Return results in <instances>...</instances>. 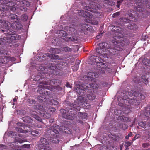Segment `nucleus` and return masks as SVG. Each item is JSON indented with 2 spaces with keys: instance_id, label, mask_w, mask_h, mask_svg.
I'll return each mask as SVG.
<instances>
[{
  "instance_id": "2eb2a0df",
  "label": "nucleus",
  "mask_w": 150,
  "mask_h": 150,
  "mask_svg": "<svg viewBox=\"0 0 150 150\" xmlns=\"http://www.w3.org/2000/svg\"><path fill=\"white\" fill-rule=\"evenodd\" d=\"M138 125L142 127L147 129V124L146 122H140L138 123Z\"/></svg>"
},
{
  "instance_id": "39448f33",
  "label": "nucleus",
  "mask_w": 150,
  "mask_h": 150,
  "mask_svg": "<svg viewBox=\"0 0 150 150\" xmlns=\"http://www.w3.org/2000/svg\"><path fill=\"white\" fill-rule=\"evenodd\" d=\"M96 52L97 53L100 54V58H97V57H96V58H95V56H91L90 58V60L92 61L93 62H96L97 63H100L98 62V61H100L102 59L101 58L103 57V54H104V50H102L100 48H98L96 49Z\"/></svg>"
},
{
  "instance_id": "4468645a",
  "label": "nucleus",
  "mask_w": 150,
  "mask_h": 150,
  "mask_svg": "<svg viewBox=\"0 0 150 150\" xmlns=\"http://www.w3.org/2000/svg\"><path fill=\"white\" fill-rule=\"evenodd\" d=\"M79 61H77L76 63L72 67V68L74 71H75L78 70L79 67Z\"/></svg>"
},
{
  "instance_id": "69168bd1",
  "label": "nucleus",
  "mask_w": 150,
  "mask_h": 150,
  "mask_svg": "<svg viewBox=\"0 0 150 150\" xmlns=\"http://www.w3.org/2000/svg\"><path fill=\"white\" fill-rule=\"evenodd\" d=\"M146 150H150V148H148Z\"/></svg>"
},
{
  "instance_id": "ea45409f",
  "label": "nucleus",
  "mask_w": 150,
  "mask_h": 150,
  "mask_svg": "<svg viewBox=\"0 0 150 150\" xmlns=\"http://www.w3.org/2000/svg\"><path fill=\"white\" fill-rule=\"evenodd\" d=\"M101 36H102V34H100L97 35L96 37V39H98L99 38H100L101 37Z\"/></svg>"
},
{
  "instance_id": "de8ad7c7",
  "label": "nucleus",
  "mask_w": 150,
  "mask_h": 150,
  "mask_svg": "<svg viewBox=\"0 0 150 150\" xmlns=\"http://www.w3.org/2000/svg\"><path fill=\"white\" fill-rule=\"evenodd\" d=\"M140 96H141V98L142 99H144V95L140 94Z\"/></svg>"
},
{
  "instance_id": "680f3d73",
  "label": "nucleus",
  "mask_w": 150,
  "mask_h": 150,
  "mask_svg": "<svg viewBox=\"0 0 150 150\" xmlns=\"http://www.w3.org/2000/svg\"><path fill=\"white\" fill-rule=\"evenodd\" d=\"M32 103H33L34 102V101L33 100H32ZM30 104H31V103H30Z\"/></svg>"
},
{
  "instance_id": "e2e57ef3",
  "label": "nucleus",
  "mask_w": 150,
  "mask_h": 150,
  "mask_svg": "<svg viewBox=\"0 0 150 150\" xmlns=\"http://www.w3.org/2000/svg\"><path fill=\"white\" fill-rule=\"evenodd\" d=\"M122 146H120V150H122Z\"/></svg>"
},
{
  "instance_id": "79ce46f5",
  "label": "nucleus",
  "mask_w": 150,
  "mask_h": 150,
  "mask_svg": "<svg viewBox=\"0 0 150 150\" xmlns=\"http://www.w3.org/2000/svg\"><path fill=\"white\" fill-rule=\"evenodd\" d=\"M47 56H48L49 57L52 58V57H53V56L52 54H50L47 53Z\"/></svg>"
},
{
  "instance_id": "338daca9",
  "label": "nucleus",
  "mask_w": 150,
  "mask_h": 150,
  "mask_svg": "<svg viewBox=\"0 0 150 150\" xmlns=\"http://www.w3.org/2000/svg\"><path fill=\"white\" fill-rule=\"evenodd\" d=\"M0 56H1V57H3V56H2V55L1 54V55H0Z\"/></svg>"
},
{
  "instance_id": "ddd939ff",
  "label": "nucleus",
  "mask_w": 150,
  "mask_h": 150,
  "mask_svg": "<svg viewBox=\"0 0 150 150\" xmlns=\"http://www.w3.org/2000/svg\"><path fill=\"white\" fill-rule=\"evenodd\" d=\"M59 126L57 125H55L53 126V131L56 134H57L59 133Z\"/></svg>"
},
{
  "instance_id": "8fccbe9b",
  "label": "nucleus",
  "mask_w": 150,
  "mask_h": 150,
  "mask_svg": "<svg viewBox=\"0 0 150 150\" xmlns=\"http://www.w3.org/2000/svg\"><path fill=\"white\" fill-rule=\"evenodd\" d=\"M120 4L119 3H117V5H116V6L117 7L119 8L120 7Z\"/></svg>"
},
{
  "instance_id": "4be33fe9",
  "label": "nucleus",
  "mask_w": 150,
  "mask_h": 150,
  "mask_svg": "<svg viewBox=\"0 0 150 150\" xmlns=\"http://www.w3.org/2000/svg\"><path fill=\"white\" fill-rule=\"evenodd\" d=\"M130 145L131 143L130 142H127L125 143V150H128L129 148H128V147Z\"/></svg>"
},
{
  "instance_id": "4c0bfd02",
  "label": "nucleus",
  "mask_w": 150,
  "mask_h": 150,
  "mask_svg": "<svg viewBox=\"0 0 150 150\" xmlns=\"http://www.w3.org/2000/svg\"><path fill=\"white\" fill-rule=\"evenodd\" d=\"M55 48H51L50 49V52L52 53V54H54V53H53L54 52H55Z\"/></svg>"
},
{
  "instance_id": "412c9836",
  "label": "nucleus",
  "mask_w": 150,
  "mask_h": 150,
  "mask_svg": "<svg viewBox=\"0 0 150 150\" xmlns=\"http://www.w3.org/2000/svg\"><path fill=\"white\" fill-rule=\"evenodd\" d=\"M105 43H100L99 45V46L100 47V48L102 50H104L105 48Z\"/></svg>"
},
{
  "instance_id": "603ef678",
  "label": "nucleus",
  "mask_w": 150,
  "mask_h": 150,
  "mask_svg": "<svg viewBox=\"0 0 150 150\" xmlns=\"http://www.w3.org/2000/svg\"><path fill=\"white\" fill-rule=\"evenodd\" d=\"M54 121V120H51L50 121V122H53Z\"/></svg>"
},
{
  "instance_id": "a211bd4d",
  "label": "nucleus",
  "mask_w": 150,
  "mask_h": 150,
  "mask_svg": "<svg viewBox=\"0 0 150 150\" xmlns=\"http://www.w3.org/2000/svg\"><path fill=\"white\" fill-rule=\"evenodd\" d=\"M23 121L26 122L30 123L31 122L32 120L29 117H26L23 118Z\"/></svg>"
},
{
  "instance_id": "09e8293b",
  "label": "nucleus",
  "mask_w": 150,
  "mask_h": 150,
  "mask_svg": "<svg viewBox=\"0 0 150 150\" xmlns=\"http://www.w3.org/2000/svg\"><path fill=\"white\" fill-rule=\"evenodd\" d=\"M63 31H61V32L60 33V34H61L62 33H63V35H62V36L63 37L65 36V35H66V33H65L64 34L65 35H64V33H63Z\"/></svg>"
},
{
  "instance_id": "c756f323",
  "label": "nucleus",
  "mask_w": 150,
  "mask_h": 150,
  "mask_svg": "<svg viewBox=\"0 0 150 150\" xmlns=\"http://www.w3.org/2000/svg\"><path fill=\"white\" fill-rule=\"evenodd\" d=\"M140 135L139 134H137L133 138L132 140L134 141L135 140L137 139L140 138Z\"/></svg>"
},
{
  "instance_id": "774afa93",
  "label": "nucleus",
  "mask_w": 150,
  "mask_h": 150,
  "mask_svg": "<svg viewBox=\"0 0 150 150\" xmlns=\"http://www.w3.org/2000/svg\"><path fill=\"white\" fill-rule=\"evenodd\" d=\"M30 100H28V102H29Z\"/></svg>"
},
{
  "instance_id": "bf43d9fd",
  "label": "nucleus",
  "mask_w": 150,
  "mask_h": 150,
  "mask_svg": "<svg viewBox=\"0 0 150 150\" xmlns=\"http://www.w3.org/2000/svg\"><path fill=\"white\" fill-rule=\"evenodd\" d=\"M54 56L56 58H57L58 57L57 55H54Z\"/></svg>"
},
{
  "instance_id": "cd10ccee",
  "label": "nucleus",
  "mask_w": 150,
  "mask_h": 150,
  "mask_svg": "<svg viewBox=\"0 0 150 150\" xmlns=\"http://www.w3.org/2000/svg\"><path fill=\"white\" fill-rule=\"evenodd\" d=\"M16 131H17L20 133H24L25 132L23 131L22 128H16L15 129Z\"/></svg>"
},
{
  "instance_id": "7ed1b4c3",
  "label": "nucleus",
  "mask_w": 150,
  "mask_h": 150,
  "mask_svg": "<svg viewBox=\"0 0 150 150\" xmlns=\"http://www.w3.org/2000/svg\"><path fill=\"white\" fill-rule=\"evenodd\" d=\"M129 104L134 105H135L139 104V103L137 102V100L135 98H131L130 99L128 98L127 100L122 99L120 103L118 105L120 106H124L125 105H128Z\"/></svg>"
},
{
  "instance_id": "6ab92c4d",
  "label": "nucleus",
  "mask_w": 150,
  "mask_h": 150,
  "mask_svg": "<svg viewBox=\"0 0 150 150\" xmlns=\"http://www.w3.org/2000/svg\"><path fill=\"white\" fill-rule=\"evenodd\" d=\"M87 98L90 100H93L95 98V96L92 93H91L87 96Z\"/></svg>"
},
{
  "instance_id": "a878e982",
  "label": "nucleus",
  "mask_w": 150,
  "mask_h": 150,
  "mask_svg": "<svg viewBox=\"0 0 150 150\" xmlns=\"http://www.w3.org/2000/svg\"><path fill=\"white\" fill-rule=\"evenodd\" d=\"M119 118L122 120V121L125 122L128 119V118L127 117H125L123 116H120L119 117Z\"/></svg>"
},
{
  "instance_id": "864d4df0",
  "label": "nucleus",
  "mask_w": 150,
  "mask_h": 150,
  "mask_svg": "<svg viewBox=\"0 0 150 150\" xmlns=\"http://www.w3.org/2000/svg\"><path fill=\"white\" fill-rule=\"evenodd\" d=\"M143 139H144L146 141L147 140V139H146V138L144 137H143Z\"/></svg>"
},
{
  "instance_id": "0e129e2a",
  "label": "nucleus",
  "mask_w": 150,
  "mask_h": 150,
  "mask_svg": "<svg viewBox=\"0 0 150 150\" xmlns=\"http://www.w3.org/2000/svg\"><path fill=\"white\" fill-rule=\"evenodd\" d=\"M29 146V145H24V146H25V147H26V146Z\"/></svg>"
},
{
  "instance_id": "1a4fd4ad",
  "label": "nucleus",
  "mask_w": 150,
  "mask_h": 150,
  "mask_svg": "<svg viewBox=\"0 0 150 150\" xmlns=\"http://www.w3.org/2000/svg\"><path fill=\"white\" fill-rule=\"evenodd\" d=\"M87 86L83 87L82 86L77 85L75 87V90L78 94L82 95L83 93H84V90L86 89Z\"/></svg>"
},
{
  "instance_id": "13d9d810",
  "label": "nucleus",
  "mask_w": 150,
  "mask_h": 150,
  "mask_svg": "<svg viewBox=\"0 0 150 150\" xmlns=\"http://www.w3.org/2000/svg\"><path fill=\"white\" fill-rule=\"evenodd\" d=\"M148 135L149 136V137H150V132H149V133L148 134Z\"/></svg>"
},
{
  "instance_id": "423d86ee",
  "label": "nucleus",
  "mask_w": 150,
  "mask_h": 150,
  "mask_svg": "<svg viewBox=\"0 0 150 150\" xmlns=\"http://www.w3.org/2000/svg\"><path fill=\"white\" fill-rule=\"evenodd\" d=\"M78 13L79 15L85 18L86 22L90 23L91 20L92 18V15L91 13L88 12L84 11L83 10H79V11Z\"/></svg>"
},
{
  "instance_id": "6e6552de",
  "label": "nucleus",
  "mask_w": 150,
  "mask_h": 150,
  "mask_svg": "<svg viewBox=\"0 0 150 150\" xmlns=\"http://www.w3.org/2000/svg\"><path fill=\"white\" fill-rule=\"evenodd\" d=\"M54 81L49 80L48 82H45V85H43L42 88L48 89L49 90H52L54 88H55V86H53V85L55 84Z\"/></svg>"
},
{
  "instance_id": "9d476101",
  "label": "nucleus",
  "mask_w": 150,
  "mask_h": 150,
  "mask_svg": "<svg viewBox=\"0 0 150 150\" xmlns=\"http://www.w3.org/2000/svg\"><path fill=\"white\" fill-rule=\"evenodd\" d=\"M150 77V74L149 73H146L143 75H142L141 77L142 81L146 84H147L148 82L149 78Z\"/></svg>"
},
{
  "instance_id": "a18cd8bd",
  "label": "nucleus",
  "mask_w": 150,
  "mask_h": 150,
  "mask_svg": "<svg viewBox=\"0 0 150 150\" xmlns=\"http://www.w3.org/2000/svg\"><path fill=\"white\" fill-rule=\"evenodd\" d=\"M123 0H118L117 1V3H119L120 4L123 2Z\"/></svg>"
},
{
  "instance_id": "49530a36",
  "label": "nucleus",
  "mask_w": 150,
  "mask_h": 150,
  "mask_svg": "<svg viewBox=\"0 0 150 150\" xmlns=\"http://www.w3.org/2000/svg\"><path fill=\"white\" fill-rule=\"evenodd\" d=\"M18 142L20 143H22L23 142V141L22 140H18Z\"/></svg>"
},
{
  "instance_id": "393cba45",
  "label": "nucleus",
  "mask_w": 150,
  "mask_h": 150,
  "mask_svg": "<svg viewBox=\"0 0 150 150\" xmlns=\"http://www.w3.org/2000/svg\"><path fill=\"white\" fill-rule=\"evenodd\" d=\"M150 144L148 143H144L142 144V146L143 148H145L149 147Z\"/></svg>"
},
{
  "instance_id": "f3484780",
  "label": "nucleus",
  "mask_w": 150,
  "mask_h": 150,
  "mask_svg": "<svg viewBox=\"0 0 150 150\" xmlns=\"http://www.w3.org/2000/svg\"><path fill=\"white\" fill-rule=\"evenodd\" d=\"M91 8L89 6H86L84 7V9L86 10L89 11L93 12V9L94 8H94L93 6H91Z\"/></svg>"
},
{
  "instance_id": "7c9ffc66",
  "label": "nucleus",
  "mask_w": 150,
  "mask_h": 150,
  "mask_svg": "<svg viewBox=\"0 0 150 150\" xmlns=\"http://www.w3.org/2000/svg\"><path fill=\"white\" fill-rule=\"evenodd\" d=\"M34 133H35L36 135H39V133L37 131H34L31 133V134L32 135H35V134Z\"/></svg>"
},
{
  "instance_id": "20e7f679",
  "label": "nucleus",
  "mask_w": 150,
  "mask_h": 150,
  "mask_svg": "<svg viewBox=\"0 0 150 150\" xmlns=\"http://www.w3.org/2000/svg\"><path fill=\"white\" fill-rule=\"evenodd\" d=\"M98 74H95L93 72H89L87 74L86 76H84V78L85 79L87 77L88 80H90L91 79L94 78V77L97 78L98 76L99 75L101 74H103L105 73V70L102 68H100L97 69Z\"/></svg>"
},
{
  "instance_id": "4d7b16f0",
  "label": "nucleus",
  "mask_w": 150,
  "mask_h": 150,
  "mask_svg": "<svg viewBox=\"0 0 150 150\" xmlns=\"http://www.w3.org/2000/svg\"><path fill=\"white\" fill-rule=\"evenodd\" d=\"M16 100H17V99L16 98H15L14 99H13V101L14 102H15L16 101Z\"/></svg>"
},
{
  "instance_id": "f8f14e48",
  "label": "nucleus",
  "mask_w": 150,
  "mask_h": 150,
  "mask_svg": "<svg viewBox=\"0 0 150 150\" xmlns=\"http://www.w3.org/2000/svg\"><path fill=\"white\" fill-rule=\"evenodd\" d=\"M68 31H69V33L71 34H75L77 30L75 29V28L74 26L73 27H70L67 30Z\"/></svg>"
},
{
  "instance_id": "a19ab883",
  "label": "nucleus",
  "mask_w": 150,
  "mask_h": 150,
  "mask_svg": "<svg viewBox=\"0 0 150 150\" xmlns=\"http://www.w3.org/2000/svg\"><path fill=\"white\" fill-rule=\"evenodd\" d=\"M137 77H136L134 79V81L135 83H139V81H136V79H137Z\"/></svg>"
},
{
  "instance_id": "58836bf2",
  "label": "nucleus",
  "mask_w": 150,
  "mask_h": 150,
  "mask_svg": "<svg viewBox=\"0 0 150 150\" xmlns=\"http://www.w3.org/2000/svg\"><path fill=\"white\" fill-rule=\"evenodd\" d=\"M50 110L52 112H54L56 110V109L55 108H51L50 109Z\"/></svg>"
},
{
  "instance_id": "052dcab7",
  "label": "nucleus",
  "mask_w": 150,
  "mask_h": 150,
  "mask_svg": "<svg viewBox=\"0 0 150 150\" xmlns=\"http://www.w3.org/2000/svg\"><path fill=\"white\" fill-rule=\"evenodd\" d=\"M7 1H6V0H5V1H4V3H7Z\"/></svg>"
},
{
  "instance_id": "9b49d317",
  "label": "nucleus",
  "mask_w": 150,
  "mask_h": 150,
  "mask_svg": "<svg viewBox=\"0 0 150 150\" xmlns=\"http://www.w3.org/2000/svg\"><path fill=\"white\" fill-rule=\"evenodd\" d=\"M40 142L42 143V144L45 146L49 144V142L47 141L46 139L42 138L40 139Z\"/></svg>"
},
{
  "instance_id": "3c124183",
  "label": "nucleus",
  "mask_w": 150,
  "mask_h": 150,
  "mask_svg": "<svg viewBox=\"0 0 150 150\" xmlns=\"http://www.w3.org/2000/svg\"><path fill=\"white\" fill-rule=\"evenodd\" d=\"M124 19L125 20V18H120V21H124Z\"/></svg>"
},
{
  "instance_id": "5701e85b",
  "label": "nucleus",
  "mask_w": 150,
  "mask_h": 150,
  "mask_svg": "<svg viewBox=\"0 0 150 150\" xmlns=\"http://www.w3.org/2000/svg\"><path fill=\"white\" fill-rule=\"evenodd\" d=\"M21 17V19L24 21H26L28 19V16L26 14L22 15Z\"/></svg>"
},
{
  "instance_id": "f257e3e1",
  "label": "nucleus",
  "mask_w": 150,
  "mask_h": 150,
  "mask_svg": "<svg viewBox=\"0 0 150 150\" xmlns=\"http://www.w3.org/2000/svg\"><path fill=\"white\" fill-rule=\"evenodd\" d=\"M34 111L31 114V116L38 121H41V119L35 113H40L43 116L46 118H49L50 117V114L47 113L45 109L43 107L38 105H36L34 108Z\"/></svg>"
},
{
  "instance_id": "b1692460",
  "label": "nucleus",
  "mask_w": 150,
  "mask_h": 150,
  "mask_svg": "<svg viewBox=\"0 0 150 150\" xmlns=\"http://www.w3.org/2000/svg\"><path fill=\"white\" fill-rule=\"evenodd\" d=\"M114 28L113 29V30L115 31L116 33L117 34L118 33H120V30H119V27H117L114 26L113 27Z\"/></svg>"
},
{
  "instance_id": "6e6d98bb",
  "label": "nucleus",
  "mask_w": 150,
  "mask_h": 150,
  "mask_svg": "<svg viewBox=\"0 0 150 150\" xmlns=\"http://www.w3.org/2000/svg\"><path fill=\"white\" fill-rule=\"evenodd\" d=\"M123 126H125V128H127V126L126 125H123Z\"/></svg>"
},
{
  "instance_id": "bb28decb",
  "label": "nucleus",
  "mask_w": 150,
  "mask_h": 150,
  "mask_svg": "<svg viewBox=\"0 0 150 150\" xmlns=\"http://www.w3.org/2000/svg\"><path fill=\"white\" fill-rule=\"evenodd\" d=\"M15 24L16 26V29L18 30H19L21 28V25L19 24L18 23H15Z\"/></svg>"
},
{
  "instance_id": "e433bc0d",
  "label": "nucleus",
  "mask_w": 150,
  "mask_h": 150,
  "mask_svg": "<svg viewBox=\"0 0 150 150\" xmlns=\"http://www.w3.org/2000/svg\"><path fill=\"white\" fill-rule=\"evenodd\" d=\"M147 129H146L145 130L147 129H149L150 128V122H147Z\"/></svg>"
},
{
  "instance_id": "f704fd0d",
  "label": "nucleus",
  "mask_w": 150,
  "mask_h": 150,
  "mask_svg": "<svg viewBox=\"0 0 150 150\" xmlns=\"http://www.w3.org/2000/svg\"><path fill=\"white\" fill-rule=\"evenodd\" d=\"M52 104H54L55 105H57L58 104V102L57 101L54 100L52 101Z\"/></svg>"
},
{
  "instance_id": "aec40b11",
  "label": "nucleus",
  "mask_w": 150,
  "mask_h": 150,
  "mask_svg": "<svg viewBox=\"0 0 150 150\" xmlns=\"http://www.w3.org/2000/svg\"><path fill=\"white\" fill-rule=\"evenodd\" d=\"M50 141L54 143H57L59 142V140L56 138H53L51 137L50 138Z\"/></svg>"
},
{
  "instance_id": "c03bdc74",
  "label": "nucleus",
  "mask_w": 150,
  "mask_h": 150,
  "mask_svg": "<svg viewBox=\"0 0 150 150\" xmlns=\"http://www.w3.org/2000/svg\"><path fill=\"white\" fill-rule=\"evenodd\" d=\"M66 86L67 87L71 88V86L69 84V83L68 82L67 83Z\"/></svg>"
},
{
  "instance_id": "f03ea898",
  "label": "nucleus",
  "mask_w": 150,
  "mask_h": 150,
  "mask_svg": "<svg viewBox=\"0 0 150 150\" xmlns=\"http://www.w3.org/2000/svg\"><path fill=\"white\" fill-rule=\"evenodd\" d=\"M11 23L8 21H5L4 24V29L1 30L3 32H7L6 33V38H9L11 40H17L16 38L18 35H14L13 32L11 31Z\"/></svg>"
},
{
  "instance_id": "5fc2aeb1",
  "label": "nucleus",
  "mask_w": 150,
  "mask_h": 150,
  "mask_svg": "<svg viewBox=\"0 0 150 150\" xmlns=\"http://www.w3.org/2000/svg\"><path fill=\"white\" fill-rule=\"evenodd\" d=\"M12 133H13V132H10L9 134H8V135H10V134H12Z\"/></svg>"
},
{
  "instance_id": "c85d7f7f",
  "label": "nucleus",
  "mask_w": 150,
  "mask_h": 150,
  "mask_svg": "<svg viewBox=\"0 0 150 150\" xmlns=\"http://www.w3.org/2000/svg\"><path fill=\"white\" fill-rule=\"evenodd\" d=\"M144 115L146 117H150V111L149 110L147 111V112H144Z\"/></svg>"
},
{
  "instance_id": "0eeeda50",
  "label": "nucleus",
  "mask_w": 150,
  "mask_h": 150,
  "mask_svg": "<svg viewBox=\"0 0 150 150\" xmlns=\"http://www.w3.org/2000/svg\"><path fill=\"white\" fill-rule=\"evenodd\" d=\"M70 111L69 112V111H67V110L62 109L60 110V112L62 113V116L63 118H65L67 119H72V117L73 115L71 113V115L70 113Z\"/></svg>"
},
{
  "instance_id": "37998d69",
  "label": "nucleus",
  "mask_w": 150,
  "mask_h": 150,
  "mask_svg": "<svg viewBox=\"0 0 150 150\" xmlns=\"http://www.w3.org/2000/svg\"><path fill=\"white\" fill-rule=\"evenodd\" d=\"M64 49L65 50H67V51H69L71 50V49L67 47H65Z\"/></svg>"
},
{
  "instance_id": "c9c22d12",
  "label": "nucleus",
  "mask_w": 150,
  "mask_h": 150,
  "mask_svg": "<svg viewBox=\"0 0 150 150\" xmlns=\"http://www.w3.org/2000/svg\"><path fill=\"white\" fill-rule=\"evenodd\" d=\"M55 49L56 51H55V52H53V53H54V54H58L60 52V51L58 49L55 48Z\"/></svg>"
},
{
  "instance_id": "72a5a7b5",
  "label": "nucleus",
  "mask_w": 150,
  "mask_h": 150,
  "mask_svg": "<svg viewBox=\"0 0 150 150\" xmlns=\"http://www.w3.org/2000/svg\"><path fill=\"white\" fill-rule=\"evenodd\" d=\"M132 133L130 132L128 134V135H127L125 137V138L126 139H128L129 138V137H132Z\"/></svg>"
},
{
  "instance_id": "2f4dec72",
  "label": "nucleus",
  "mask_w": 150,
  "mask_h": 150,
  "mask_svg": "<svg viewBox=\"0 0 150 150\" xmlns=\"http://www.w3.org/2000/svg\"><path fill=\"white\" fill-rule=\"evenodd\" d=\"M90 23H91L92 24L94 25H96L98 24V22L96 20H93L92 21L91 20Z\"/></svg>"
},
{
  "instance_id": "dca6fc26",
  "label": "nucleus",
  "mask_w": 150,
  "mask_h": 150,
  "mask_svg": "<svg viewBox=\"0 0 150 150\" xmlns=\"http://www.w3.org/2000/svg\"><path fill=\"white\" fill-rule=\"evenodd\" d=\"M10 18L12 20H14L15 22H16L17 20V16L14 14H11L9 16Z\"/></svg>"
},
{
  "instance_id": "473e14b6",
  "label": "nucleus",
  "mask_w": 150,
  "mask_h": 150,
  "mask_svg": "<svg viewBox=\"0 0 150 150\" xmlns=\"http://www.w3.org/2000/svg\"><path fill=\"white\" fill-rule=\"evenodd\" d=\"M120 12H117L114 13L112 15V17L114 18L120 15Z\"/></svg>"
}]
</instances>
